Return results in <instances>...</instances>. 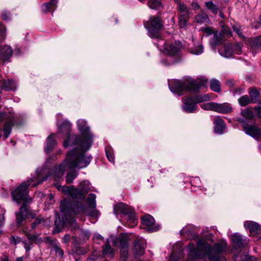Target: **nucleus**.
<instances>
[{"mask_svg":"<svg viewBox=\"0 0 261 261\" xmlns=\"http://www.w3.org/2000/svg\"><path fill=\"white\" fill-rule=\"evenodd\" d=\"M78 128L81 133V136H71L69 135L71 124L67 120L64 121L62 124L59 127L60 132L65 131L67 138L64 141L63 145L65 148L69 146L72 147V149L84 154L88 150L93 142V136L90 132V128L87 125V122L84 119H79L77 121Z\"/></svg>","mask_w":261,"mask_h":261,"instance_id":"1","label":"nucleus"},{"mask_svg":"<svg viewBox=\"0 0 261 261\" xmlns=\"http://www.w3.org/2000/svg\"><path fill=\"white\" fill-rule=\"evenodd\" d=\"M227 246V242L222 240L216 244L213 247L203 241H198L196 246L190 243L188 246V259L187 261H197L202 255L207 256L211 261H226L223 256L220 254Z\"/></svg>","mask_w":261,"mask_h":261,"instance_id":"2","label":"nucleus"},{"mask_svg":"<svg viewBox=\"0 0 261 261\" xmlns=\"http://www.w3.org/2000/svg\"><path fill=\"white\" fill-rule=\"evenodd\" d=\"M90 162L89 157L72 149L67 154L66 159L62 163L55 168L53 175L55 180H58L62 177L68 168H83L87 167Z\"/></svg>","mask_w":261,"mask_h":261,"instance_id":"3","label":"nucleus"},{"mask_svg":"<svg viewBox=\"0 0 261 261\" xmlns=\"http://www.w3.org/2000/svg\"><path fill=\"white\" fill-rule=\"evenodd\" d=\"M31 185V180L28 182H23L14 191L11 192L13 201L19 204L22 203L23 205L19 208V212L16 213V222L20 225L25 220L29 212L25 207V204L30 202L31 199L28 195L27 190L29 186Z\"/></svg>","mask_w":261,"mask_h":261,"instance_id":"4","label":"nucleus"},{"mask_svg":"<svg viewBox=\"0 0 261 261\" xmlns=\"http://www.w3.org/2000/svg\"><path fill=\"white\" fill-rule=\"evenodd\" d=\"M207 83L208 80L205 77H201L198 80L190 81L186 86L182 81L175 80L169 84V87L172 93L180 95L182 92L185 90L196 91L204 87Z\"/></svg>","mask_w":261,"mask_h":261,"instance_id":"5","label":"nucleus"},{"mask_svg":"<svg viewBox=\"0 0 261 261\" xmlns=\"http://www.w3.org/2000/svg\"><path fill=\"white\" fill-rule=\"evenodd\" d=\"M58 190L61 191L65 194L69 195L74 199L84 200L85 195L91 190L90 182L88 180H83L79 185L80 189L75 188L73 186L67 187L56 185Z\"/></svg>","mask_w":261,"mask_h":261,"instance_id":"6","label":"nucleus"},{"mask_svg":"<svg viewBox=\"0 0 261 261\" xmlns=\"http://www.w3.org/2000/svg\"><path fill=\"white\" fill-rule=\"evenodd\" d=\"M130 239V235L124 233H121L118 238L111 237L113 246L120 248V259L126 261L128 258V243Z\"/></svg>","mask_w":261,"mask_h":261,"instance_id":"7","label":"nucleus"},{"mask_svg":"<svg viewBox=\"0 0 261 261\" xmlns=\"http://www.w3.org/2000/svg\"><path fill=\"white\" fill-rule=\"evenodd\" d=\"M144 26L148 30L149 36L152 38H157L160 37V31L162 29L163 25L158 17H151L149 20L144 23Z\"/></svg>","mask_w":261,"mask_h":261,"instance_id":"8","label":"nucleus"},{"mask_svg":"<svg viewBox=\"0 0 261 261\" xmlns=\"http://www.w3.org/2000/svg\"><path fill=\"white\" fill-rule=\"evenodd\" d=\"M209 97L207 96H198L193 98H187L183 99L182 109L187 113H194L197 109L196 104L207 101Z\"/></svg>","mask_w":261,"mask_h":261,"instance_id":"9","label":"nucleus"},{"mask_svg":"<svg viewBox=\"0 0 261 261\" xmlns=\"http://www.w3.org/2000/svg\"><path fill=\"white\" fill-rule=\"evenodd\" d=\"M219 54L225 58L232 57L234 55H240L242 53V47L239 44H229L221 47L219 50Z\"/></svg>","mask_w":261,"mask_h":261,"instance_id":"10","label":"nucleus"},{"mask_svg":"<svg viewBox=\"0 0 261 261\" xmlns=\"http://www.w3.org/2000/svg\"><path fill=\"white\" fill-rule=\"evenodd\" d=\"M17 117L12 114H6L5 113H0V121L6 120V122L4 126V137L7 139L11 133L12 126L17 124Z\"/></svg>","mask_w":261,"mask_h":261,"instance_id":"11","label":"nucleus"},{"mask_svg":"<svg viewBox=\"0 0 261 261\" xmlns=\"http://www.w3.org/2000/svg\"><path fill=\"white\" fill-rule=\"evenodd\" d=\"M161 43L158 45V47L161 50H163L166 54L170 56L177 55L181 49L182 45L179 41H176L174 43H164L163 48Z\"/></svg>","mask_w":261,"mask_h":261,"instance_id":"12","label":"nucleus"},{"mask_svg":"<svg viewBox=\"0 0 261 261\" xmlns=\"http://www.w3.org/2000/svg\"><path fill=\"white\" fill-rule=\"evenodd\" d=\"M142 223L145 226L144 228L148 232H154L160 228L159 224H155L154 218L150 215H145L142 218Z\"/></svg>","mask_w":261,"mask_h":261,"instance_id":"13","label":"nucleus"},{"mask_svg":"<svg viewBox=\"0 0 261 261\" xmlns=\"http://www.w3.org/2000/svg\"><path fill=\"white\" fill-rule=\"evenodd\" d=\"M145 240L141 237H137L134 241L133 247V252L136 256L142 255L145 252Z\"/></svg>","mask_w":261,"mask_h":261,"instance_id":"14","label":"nucleus"},{"mask_svg":"<svg viewBox=\"0 0 261 261\" xmlns=\"http://www.w3.org/2000/svg\"><path fill=\"white\" fill-rule=\"evenodd\" d=\"M243 129L247 135L256 139H261V129L256 126L244 124Z\"/></svg>","mask_w":261,"mask_h":261,"instance_id":"15","label":"nucleus"},{"mask_svg":"<svg viewBox=\"0 0 261 261\" xmlns=\"http://www.w3.org/2000/svg\"><path fill=\"white\" fill-rule=\"evenodd\" d=\"M244 225L246 229L249 230L252 237H258L261 233V226L255 222L247 221L244 222Z\"/></svg>","mask_w":261,"mask_h":261,"instance_id":"16","label":"nucleus"},{"mask_svg":"<svg viewBox=\"0 0 261 261\" xmlns=\"http://www.w3.org/2000/svg\"><path fill=\"white\" fill-rule=\"evenodd\" d=\"M114 211L116 215L121 213L126 216L134 209L123 203H119L114 206Z\"/></svg>","mask_w":261,"mask_h":261,"instance_id":"17","label":"nucleus"},{"mask_svg":"<svg viewBox=\"0 0 261 261\" xmlns=\"http://www.w3.org/2000/svg\"><path fill=\"white\" fill-rule=\"evenodd\" d=\"M231 240L233 244L238 247L246 245L249 242V240L246 237L236 233L231 236Z\"/></svg>","mask_w":261,"mask_h":261,"instance_id":"18","label":"nucleus"},{"mask_svg":"<svg viewBox=\"0 0 261 261\" xmlns=\"http://www.w3.org/2000/svg\"><path fill=\"white\" fill-rule=\"evenodd\" d=\"M111 237H114L111 236L109 238L107 239L105 244L102 247V254L105 256L113 257L114 255L115 250L110 245V242H112Z\"/></svg>","mask_w":261,"mask_h":261,"instance_id":"19","label":"nucleus"},{"mask_svg":"<svg viewBox=\"0 0 261 261\" xmlns=\"http://www.w3.org/2000/svg\"><path fill=\"white\" fill-rule=\"evenodd\" d=\"M241 115L244 117L242 118H237V121L241 123L245 124L246 119L247 121L251 120L254 116L253 113L252 111L249 109L247 108L242 110L241 113Z\"/></svg>","mask_w":261,"mask_h":261,"instance_id":"20","label":"nucleus"},{"mask_svg":"<svg viewBox=\"0 0 261 261\" xmlns=\"http://www.w3.org/2000/svg\"><path fill=\"white\" fill-rule=\"evenodd\" d=\"M214 123L215 124L214 132L220 135L222 134L225 129L223 119L219 117H216L214 118Z\"/></svg>","mask_w":261,"mask_h":261,"instance_id":"21","label":"nucleus"},{"mask_svg":"<svg viewBox=\"0 0 261 261\" xmlns=\"http://www.w3.org/2000/svg\"><path fill=\"white\" fill-rule=\"evenodd\" d=\"M215 112L220 113H228L232 111V108L228 103H218L215 102Z\"/></svg>","mask_w":261,"mask_h":261,"instance_id":"22","label":"nucleus"},{"mask_svg":"<svg viewBox=\"0 0 261 261\" xmlns=\"http://www.w3.org/2000/svg\"><path fill=\"white\" fill-rule=\"evenodd\" d=\"M12 55V49L9 46H5L0 50V60L6 62L11 57Z\"/></svg>","mask_w":261,"mask_h":261,"instance_id":"23","label":"nucleus"},{"mask_svg":"<svg viewBox=\"0 0 261 261\" xmlns=\"http://www.w3.org/2000/svg\"><path fill=\"white\" fill-rule=\"evenodd\" d=\"M23 232L27 236L28 239L32 243L36 244L39 245L43 242V240L41 238L39 237L38 235L35 234H31L28 232L25 228L22 230Z\"/></svg>","mask_w":261,"mask_h":261,"instance_id":"24","label":"nucleus"},{"mask_svg":"<svg viewBox=\"0 0 261 261\" xmlns=\"http://www.w3.org/2000/svg\"><path fill=\"white\" fill-rule=\"evenodd\" d=\"M56 142L54 137V134L49 135L46 140V144L44 147V150L46 153H48L55 147Z\"/></svg>","mask_w":261,"mask_h":261,"instance_id":"25","label":"nucleus"},{"mask_svg":"<svg viewBox=\"0 0 261 261\" xmlns=\"http://www.w3.org/2000/svg\"><path fill=\"white\" fill-rule=\"evenodd\" d=\"M57 0H51L50 2L45 3L42 5V11L45 13L50 12L56 9Z\"/></svg>","mask_w":261,"mask_h":261,"instance_id":"26","label":"nucleus"},{"mask_svg":"<svg viewBox=\"0 0 261 261\" xmlns=\"http://www.w3.org/2000/svg\"><path fill=\"white\" fill-rule=\"evenodd\" d=\"M194 20L195 22L199 24L208 23L210 22V19L207 14L203 10L199 14L196 15Z\"/></svg>","mask_w":261,"mask_h":261,"instance_id":"27","label":"nucleus"},{"mask_svg":"<svg viewBox=\"0 0 261 261\" xmlns=\"http://www.w3.org/2000/svg\"><path fill=\"white\" fill-rule=\"evenodd\" d=\"M2 87L5 90H15L16 87V82L11 80H4Z\"/></svg>","mask_w":261,"mask_h":261,"instance_id":"28","label":"nucleus"},{"mask_svg":"<svg viewBox=\"0 0 261 261\" xmlns=\"http://www.w3.org/2000/svg\"><path fill=\"white\" fill-rule=\"evenodd\" d=\"M126 217L127 219V225L129 226L133 227L137 224L138 220L135 217L134 211H131L130 213L126 216Z\"/></svg>","mask_w":261,"mask_h":261,"instance_id":"29","label":"nucleus"},{"mask_svg":"<svg viewBox=\"0 0 261 261\" xmlns=\"http://www.w3.org/2000/svg\"><path fill=\"white\" fill-rule=\"evenodd\" d=\"M221 42V34L215 33L213 36V38L210 41V45L211 47L215 50L216 49V46Z\"/></svg>","mask_w":261,"mask_h":261,"instance_id":"30","label":"nucleus"},{"mask_svg":"<svg viewBox=\"0 0 261 261\" xmlns=\"http://www.w3.org/2000/svg\"><path fill=\"white\" fill-rule=\"evenodd\" d=\"M210 88L211 90L215 92H220L221 88L219 81L215 79H213L210 81Z\"/></svg>","mask_w":261,"mask_h":261,"instance_id":"31","label":"nucleus"},{"mask_svg":"<svg viewBox=\"0 0 261 261\" xmlns=\"http://www.w3.org/2000/svg\"><path fill=\"white\" fill-rule=\"evenodd\" d=\"M180 233L184 234H187V236L190 235V236L188 237L189 239H194L197 237V235L193 232V228L191 226L187 228H183L181 230Z\"/></svg>","mask_w":261,"mask_h":261,"instance_id":"32","label":"nucleus"},{"mask_svg":"<svg viewBox=\"0 0 261 261\" xmlns=\"http://www.w3.org/2000/svg\"><path fill=\"white\" fill-rule=\"evenodd\" d=\"M203 51V47L201 44H198L192 47L190 49V52L193 55H199L202 54Z\"/></svg>","mask_w":261,"mask_h":261,"instance_id":"33","label":"nucleus"},{"mask_svg":"<svg viewBox=\"0 0 261 261\" xmlns=\"http://www.w3.org/2000/svg\"><path fill=\"white\" fill-rule=\"evenodd\" d=\"M238 101L241 106L244 107L252 102V100L247 95H244L241 97Z\"/></svg>","mask_w":261,"mask_h":261,"instance_id":"34","label":"nucleus"},{"mask_svg":"<svg viewBox=\"0 0 261 261\" xmlns=\"http://www.w3.org/2000/svg\"><path fill=\"white\" fill-rule=\"evenodd\" d=\"M88 206L91 208H95L96 207V195L94 194L89 195L88 198Z\"/></svg>","mask_w":261,"mask_h":261,"instance_id":"35","label":"nucleus"},{"mask_svg":"<svg viewBox=\"0 0 261 261\" xmlns=\"http://www.w3.org/2000/svg\"><path fill=\"white\" fill-rule=\"evenodd\" d=\"M147 4L152 9H158L161 6V3L159 0H149Z\"/></svg>","mask_w":261,"mask_h":261,"instance_id":"36","label":"nucleus"},{"mask_svg":"<svg viewBox=\"0 0 261 261\" xmlns=\"http://www.w3.org/2000/svg\"><path fill=\"white\" fill-rule=\"evenodd\" d=\"M177 8L178 10L181 13V15H188L189 9L184 4L178 3Z\"/></svg>","mask_w":261,"mask_h":261,"instance_id":"37","label":"nucleus"},{"mask_svg":"<svg viewBox=\"0 0 261 261\" xmlns=\"http://www.w3.org/2000/svg\"><path fill=\"white\" fill-rule=\"evenodd\" d=\"M201 108L206 111H215V102H211L206 103H203L200 105Z\"/></svg>","mask_w":261,"mask_h":261,"instance_id":"38","label":"nucleus"},{"mask_svg":"<svg viewBox=\"0 0 261 261\" xmlns=\"http://www.w3.org/2000/svg\"><path fill=\"white\" fill-rule=\"evenodd\" d=\"M205 7L210 10L213 13L217 14L218 11V9L217 7L214 4V3L211 2H206L205 4Z\"/></svg>","mask_w":261,"mask_h":261,"instance_id":"39","label":"nucleus"},{"mask_svg":"<svg viewBox=\"0 0 261 261\" xmlns=\"http://www.w3.org/2000/svg\"><path fill=\"white\" fill-rule=\"evenodd\" d=\"M188 15H180L179 16V25L180 28H184L186 26L188 20Z\"/></svg>","mask_w":261,"mask_h":261,"instance_id":"40","label":"nucleus"},{"mask_svg":"<svg viewBox=\"0 0 261 261\" xmlns=\"http://www.w3.org/2000/svg\"><path fill=\"white\" fill-rule=\"evenodd\" d=\"M77 175V173L75 172H71L67 173L66 176V180L68 183H72L74 179H75Z\"/></svg>","mask_w":261,"mask_h":261,"instance_id":"41","label":"nucleus"},{"mask_svg":"<svg viewBox=\"0 0 261 261\" xmlns=\"http://www.w3.org/2000/svg\"><path fill=\"white\" fill-rule=\"evenodd\" d=\"M106 156L108 159V160L114 163V158L113 152H112L111 150L110 149H106Z\"/></svg>","mask_w":261,"mask_h":261,"instance_id":"42","label":"nucleus"},{"mask_svg":"<svg viewBox=\"0 0 261 261\" xmlns=\"http://www.w3.org/2000/svg\"><path fill=\"white\" fill-rule=\"evenodd\" d=\"M6 28L2 24L0 23V44L4 39L5 36Z\"/></svg>","mask_w":261,"mask_h":261,"instance_id":"43","label":"nucleus"},{"mask_svg":"<svg viewBox=\"0 0 261 261\" xmlns=\"http://www.w3.org/2000/svg\"><path fill=\"white\" fill-rule=\"evenodd\" d=\"M44 219L42 217H38L35 221L32 223L31 227L33 229H35L37 225L43 223Z\"/></svg>","mask_w":261,"mask_h":261,"instance_id":"44","label":"nucleus"},{"mask_svg":"<svg viewBox=\"0 0 261 261\" xmlns=\"http://www.w3.org/2000/svg\"><path fill=\"white\" fill-rule=\"evenodd\" d=\"M252 46L257 48L261 47V36L254 39L252 42Z\"/></svg>","mask_w":261,"mask_h":261,"instance_id":"45","label":"nucleus"},{"mask_svg":"<svg viewBox=\"0 0 261 261\" xmlns=\"http://www.w3.org/2000/svg\"><path fill=\"white\" fill-rule=\"evenodd\" d=\"M54 250L55 252H56V254L59 256L60 257H62L64 255V252L60 248L59 246V245L58 246H56L55 248H54Z\"/></svg>","mask_w":261,"mask_h":261,"instance_id":"46","label":"nucleus"},{"mask_svg":"<svg viewBox=\"0 0 261 261\" xmlns=\"http://www.w3.org/2000/svg\"><path fill=\"white\" fill-rule=\"evenodd\" d=\"M258 94L259 93L258 91L256 89H252L250 90L249 92V95L252 98V101L257 98V97L258 96Z\"/></svg>","mask_w":261,"mask_h":261,"instance_id":"47","label":"nucleus"},{"mask_svg":"<svg viewBox=\"0 0 261 261\" xmlns=\"http://www.w3.org/2000/svg\"><path fill=\"white\" fill-rule=\"evenodd\" d=\"M181 256V254H180L177 255L175 253L173 252L170 255V261H177V260L179 258H180Z\"/></svg>","mask_w":261,"mask_h":261,"instance_id":"48","label":"nucleus"},{"mask_svg":"<svg viewBox=\"0 0 261 261\" xmlns=\"http://www.w3.org/2000/svg\"><path fill=\"white\" fill-rule=\"evenodd\" d=\"M80 234L84 239H88L90 237V233L88 230H80Z\"/></svg>","mask_w":261,"mask_h":261,"instance_id":"49","label":"nucleus"},{"mask_svg":"<svg viewBox=\"0 0 261 261\" xmlns=\"http://www.w3.org/2000/svg\"><path fill=\"white\" fill-rule=\"evenodd\" d=\"M23 243L24 244V248L27 251H30L33 247L32 243H28L26 241H24L23 242Z\"/></svg>","mask_w":261,"mask_h":261,"instance_id":"50","label":"nucleus"},{"mask_svg":"<svg viewBox=\"0 0 261 261\" xmlns=\"http://www.w3.org/2000/svg\"><path fill=\"white\" fill-rule=\"evenodd\" d=\"M2 17L3 20H8L9 18V13L7 11H3L2 13Z\"/></svg>","mask_w":261,"mask_h":261,"instance_id":"51","label":"nucleus"},{"mask_svg":"<svg viewBox=\"0 0 261 261\" xmlns=\"http://www.w3.org/2000/svg\"><path fill=\"white\" fill-rule=\"evenodd\" d=\"M93 239L97 241H103V237L99 233H95L94 234Z\"/></svg>","mask_w":261,"mask_h":261,"instance_id":"52","label":"nucleus"},{"mask_svg":"<svg viewBox=\"0 0 261 261\" xmlns=\"http://www.w3.org/2000/svg\"><path fill=\"white\" fill-rule=\"evenodd\" d=\"M191 6L193 10H199L200 9V6L199 4L196 2H192L191 3Z\"/></svg>","mask_w":261,"mask_h":261,"instance_id":"53","label":"nucleus"},{"mask_svg":"<svg viewBox=\"0 0 261 261\" xmlns=\"http://www.w3.org/2000/svg\"><path fill=\"white\" fill-rule=\"evenodd\" d=\"M66 222L69 223L70 225H71L73 227H76V222L74 219H70L69 220H66Z\"/></svg>","mask_w":261,"mask_h":261,"instance_id":"54","label":"nucleus"},{"mask_svg":"<svg viewBox=\"0 0 261 261\" xmlns=\"http://www.w3.org/2000/svg\"><path fill=\"white\" fill-rule=\"evenodd\" d=\"M70 241V236L69 234H66L63 238V242L65 244H67Z\"/></svg>","mask_w":261,"mask_h":261,"instance_id":"55","label":"nucleus"},{"mask_svg":"<svg viewBox=\"0 0 261 261\" xmlns=\"http://www.w3.org/2000/svg\"><path fill=\"white\" fill-rule=\"evenodd\" d=\"M203 31L207 34V35H210L212 34V30L211 28L206 27L203 29Z\"/></svg>","mask_w":261,"mask_h":261,"instance_id":"56","label":"nucleus"},{"mask_svg":"<svg viewBox=\"0 0 261 261\" xmlns=\"http://www.w3.org/2000/svg\"><path fill=\"white\" fill-rule=\"evenodd\" d=\"M49 244L53 246V248L54 249L56 246H58L59 244V243L57 240L55 239L50 241Z\"/></svg>","mask_w":261,"mask_h":261,"instance_id":"57","label":"nucleus"},{"mask_svg":"<svg viewBox=\"0 0 261 261\" xmlns=\"http://www.w3.org/2000/svg\"><path fill=\"white\" fill-rule=\"evenodd\" d=\"M226 84L229 87H232L234 86V83L232 80H227L225 82Z\"/></svg>","mask_w":261,"mask_h":261,"instance_id":"58","label":"nucleus"},{"mask_svg":"<svg viewBox=\"0 0 261 261\" xmlns=\"http://www.w3.org/2000/svg\"><path fill=\"white\" fill-rule=\"evenodd\" d=\"M9 240H10V242L11 243V244H16L18 242H17L16 239L15 238V237L14 236H11L10 238H9Z\"/></svg>","mask_w":261,"mask_h":261,"instance_id":"59","label":"nucleus"},{"mask_svg":"<svg viewBox=\"0 0 261 261\" xmlns=\"http://www.w3.org/2000/svg\"><path fill=\"white\" fill-rule=\"evenodd\" d=\"M255 110L258 117L261 118V107L255 108Z\"/></svg>","mask_w":261,"mask_h":261,"instance_id":"60","label":"nucleus"},{"mask_svg":"<svg viewBox=\"0 0 261 261\" xmlns=\"http://www.w3.org/2000/svg\"><path fill=\"white\" fill-rule=\"evenodd\" d=\"M60 222V219L59 218V220L58 219H56L55 221V224L56 225V231H59L60 230L58 229V222Z\"/></svg>","mask_w":261,"mask_h":261,"instance_id":"61","label":"nucleus"},{"mask_svg":"<svg viewBox=\"0 0 261 261\" xmlns=\"http://www.w3.org/2000/svg\"><path fill=\"white\" fill-rule=\"evenodd\" d=\"M5 217L3 214H0V224L4 221Z\"/></svg>","mask_w":261,"mask_h":261,"instance_id":"62","label":"nucleus"},{"mask_svg":"<svg viewBox=\"0 0 261 261\" xmlns=\"http://www.w3.org/2000/svg\"><path fill=\"white\" fill-rule=\"evenodd\" d=\"M53 240H51L49 237H46L45 240V242L47 243H50V241H53Z\"/></svg>","mask_w":261,"mask_h":261,"instance_id":"63","label":"nucleus"},{"mask_svg":"<svg viewBox=\"0 0 261 261\" xmlns=\"http://www.w3.org/2000/svg\"><path fill=\"white\" fill-rule=\"evenodd\" d=\"M23 257H19L16 258V261H23Z\"/></svg>","mask_w":261,"mask_h":261,"instance_id":"64","label":"nucleus"}]
</instances>
